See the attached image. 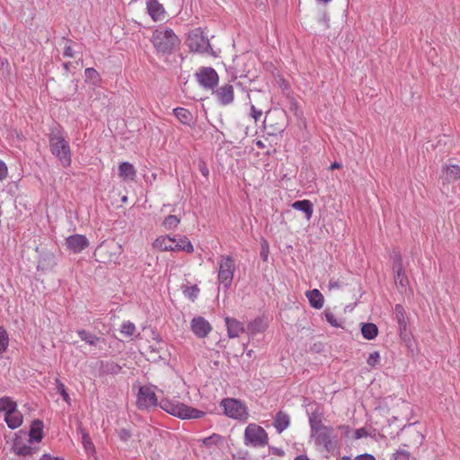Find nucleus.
<instances>
[{
  "label": "nucleus",
  "instance_id": "obj_1",
  "mask_svg": "<svg viewBox=\"0 0 460 460\" xmlns=\"http://www.w3.org/2000/svg\"><path fill=\"white\" fill-rule=\"evenodd\" d=\"M311 438L314 445L324 451L333 454L340 447L338 435L332 426L323 423L321 419L314 416L309 418Z\"/></svg>",
  "mask_w": 460,
  "mask_h": 460
},
{
  "label": "nucleus",
  "instance_id": "obj_2",
  "mask_svg": "<svg viewBox=\"0 0 460 460\" xmlns=\"http://www.w3.org/2000/svg\"><path fill=\"white\" fill-rule=\"evenodd\" d=\"M49 146L55 155L64 167L71 164V150L64 132L59 128H52L49 134Z\"/></svg>",
  "mask_w": 460,
  "mask_h": 460
},
{
  "label": "nucleus",
  "instance_id": "obj_3",
  "mask_svg": "<svg viewBox=\"0 0 460 460\" xmlns=\"http://www.w3.org/2000/svg\"><path fill=\"white\" fill-rule=\"evenodd\" d=\"M151 41L157 53L170 54L179 45L180 40L173 31L167 27H161L154 31Z\"/></svg>",
  "mask_w": 460,
  "mask_h": 460
},
{
  "label": "nucleus",
  "instance_id": "obj_4",
  "mask_svg": "<svg viewBox=\"0 0 460 460\" xmlns=\"http://www.w3.org/2000/svg\"><path fill=\"white\" fill-rule=\"evenodd\" d=\"M159 406L166 412L181 420L199 419L205 415V412L200 410L169 399H162L159 402Z\"/></svg>",
  "mask_w": 460,
  "mask_h": 460
},
{
  "label": "nucleus",
  "instance_id": "obj_5",
  "mask_svg": "<svg viewBox=\"0 0 460 460\" xmlns=\"http://www.w3.org/2000/svg\"><path fill=\"white\" fill-rule=\"evenodd\" d=\"M154 247L162 252H186L191 253L194 249L190 241L186 236L179 238L171 237L170 235H163L157 237L154 243Z\"/></svg>",
  "mask_w": 460,
  "mask_h": 460
},
{
  "label": "nucleus",
  "instance_id": "obj_6",
  "mask_svg": "<svg viewBox=\"0 0 460 460\" xmlns=\"http://www.w3.org/2000/svg\"><path fill=\"white\" fill-rule=\"evenodd\" d=\"M122 247L113 240L102 242L95 250L94 256L103 263H118Z\"/></svg>",
  "mask_w": 460,
  "mask_h": 460
},
{
  "label": "nucleus",
  "instance_id": "obj_7",
  "mask_svg": "<svg viewBox=\"0 0 460 460\" xmlns=\"http://www.w3.org/2000/svg\"><path fill=\"white\" fill-rule=\"evenodd\" d=\"M187 44L192 51L214 55L209 40L201 28H196L189 33Z\"/></svg>",
  "mask_w": 460,
  "mask_h": 460
},
{
  "label": "nucleus",
  "instance_id": "obj_8",
  "mask_svg": "<svg viewBox=\"0 0 460 460\" xmlns=\"http://www.w3.org/2000/svg\"><path fill=\"white\" fill-rule=\"evenodd\" d=\"M245 445L264 447L269 443V437L265 429L255 424H249L244 431Z\"/></svg>",
  "mask_w": 460,
  "mask_h": 460
},
{
  "label": "nucleus",
  "instance_id": "obj_9",
  "mask_svg": "<svg viewBox=\"0 0 460 460\" xmlns=\"http://www.w3.org/2000/svg\"><path fill=\"white\" fill-rule=\"evenodd\" d=\"M230 278V257H226L224 260L221 261L219 264V271H218V280H219V287H218V296L223 294V299L225 300L227 298V292L228 288L230 285L229 281Z\"/></svg>",
  "mask_w": 460,
  "mask_h": 460
},
{
  "label": "nucleus",
  "instance_id": "obj_10",
  "mask_svg": "<svg viewBox=\"0 0 460 460\" xmlns=\"http://www.w3.org/2000/svg\"><path fill=\"white\" fill-rule=\"evenodd\" d=\"M137 404L142 410L156 406L157 398L154 390L148 386H141L138 390Z\"/></svg>",
  "mask_w": 460,
  "mask_h": 460
},
{
  "label": "nucleus",
  "instance_id": "obj_11",
  "mask_svg": "<svg viewBox=\"0 0 460 460\" xmlns=\"http://www.w3.org/2000/svg\"><path fill=\"white\" fill-rule=\"evenodd\" d=\"M196 77L199 84L208 89H212L218 82L217 74L211 67H201L196 73Z\"/></svg>",
  "mask_w": 460,
  "mask_h": 460
},
{
  "label": "nucleus",
  "instance_id": "obj_12",
  "mask_svg": "<svg viewBox=\"0 0 460 460\" xmlns=\"http://www.w3.org/2000/svg\"><path fill=\"white\" fill-rule=\"evenodd\" d=\"M22 436H26V432L23 430L19 431V435L13 440V449L17 456H27L35 454L38 448L31 446V443H24L22 438Z\"/></svg>",
  "mask_w": 460,
  "mask_h": 460
},
{
  "label": "nucleus",
  "instance_id": "obj_13",
  "mask_svg": "<svg viewBox=\"0 0 460 460\" xmlns=\"http://www.w3.org/2000/svg\"><path fill=\"white\" fill-rule=\"evenodd\" d=\"M66 247L74 253L81 252L88 244V239L83 234H73L66 240Z\"/></svg>",
  "mask_w": 460,
  "mask_h": 460
},
{
  "label": "nucleus",
  "instance_id": "obj_14",
  "mask_svg": "<svg viewBox=\"0 0 460 460\" xmlns=\"http://www.w3.org/2000/svg\"><path fill=\"white\" fill-rule=\"evenodd\" d=\"M191 331L199 338L206 337L211 331L209 323L203 317H196L191 321Z\"/></svg>",
  "mask_w": 460,
  "mask_h": 460
},
{
  "label": "nucleus",
  "instance_id": "obj_15",
  "mask_svg": "<svg viewBox=\"0 0 460 460\" xmlns=\"http://www.w3.org/2000/svg\"><path fill=\"white\" fill-rule=\"evenodd\" d=\"M146 9L155 22L163 21L165 18L164 8L157 0H146Z\"/></svg>",
  "mask_w": 460,
  "mask_h": 460
},
{
  "label": "nucleus",
  "instance_id": "obj_16",
  "mask_svg": "<svg viewBox=\"0 0 460 460\" xmlns=\"http://www.w3.org/2000/svg\"><path fill=\"white\" fill-rule=\"evenodd\" d=\"M249 418L247 406L241 401L232 399V419L246 421Z\"/></svg>",
  "mask_w": 460,
  "mask_h": 460
},
{
  "label": "nucleus",
  "instance_id": "obj_17",
  "mask_svg": "<svg viewBox=\"0 0 460 460\" xmlns=\"http://www.w3.org/2000/svg\"><path fill=\"white\" fill-rule=\"evenodd\" d=\"M393 269L395 272L394 276V281L397 285L405 288L409 284L408 278L404 272L403 267H402V261L401 255H398L396 258V261H394V264L393 266Z\"/></svg>",
  "mask_w": 460,
  "mask_h": 460
},
{
  "label": "nucleus",
  "instance_id": "obj_18",
  "mask_svg": "<svg viewBox=\"0 0 460 460\" xmlns=\"http://www.w3.org/2000/svg\"><path fill=\"white\" fill-rule=\"evenodd\" d=\"M119 176L124 181H133L137 176L134 165L128 162H122L119 164Z\"/></svg>",
  "mask_w": 460,
  "mask_h": 460
},
{
  "label": "nucleus",
  "instance_id": "obj_19",
  "mask_svg": "<svg viewBox=\"0 0 460 460\" xmlns=\"http://www.w3.org/2000/svg\"><path fill=\"white\" fill-rule=\"evenodd\" d=\"M199 441L209 449L222 448L227 446V439L216 433Z\"/></svg>",
  "mask_w": 460,
  "mask_h": 460
},
{
  "label": "nucleus",
  "instance_id": "obj_20",
  "mask_svg": "<svg viewBox=\"0 0 460 460\" xmlns=\"http://www.w3.org/2000/svg\"><path fill=\"white\" fill-rule=\"evenodd\" d=\"M29 443L40 442L43 437V422L34 420L29 431Z\"/></svg>",
  "mask_w": 460,
  "mask_h": 460
},
{
  "label": "nucleus",
  "instance_id": "obj_21",
  "mask_svg": "<svg viewBox=\"0 0 460 460\" xmlns=\"http://www.w3.org/2000/svg\"><path fill=\"white\" fill-rule=\"evenodd\" d=\"M305 296L312 307L315 309L323 308L324 304V298L318 289L314 288L313 290L306 291Z\"/></svg>",
  "mask_w": 460,
  "mask_h": 460
},
{
  "label": "nucleus",
  "instance_id": "obj_22",
  "mask_svg": "<svg viewBox=\"0 0 460 460\" xmlns=\"http://www.w3.org/2000/svg\"><path fill=\"white\" fill-rule=\"evenodd\" d=\"M289 424L290 418L287 413L279 411L276 414L273 425L279 433H282L285 429H287Z\"/></svg>",
  "mask_w": 460,
  "mask_h": 460
},
{
  "label": "nucleus",
  "instance_id": "obj_23",
  "mask_svg": "<svg viewBox=\"0 0 460 460\" xmlns=\"http://www.w3.org/2000/svg\"><path fill=\"white\" fill-rule=\"evenodd\" d=\"M173 113L182 124L190 126L194 122V118L191 112L185 108H175L173 109Z\"/></svg>",
  "mask_w": 460,
  "mask_h": 460
},
{
  "label": "nucleus",
  "instance_id": "obj_24",
  "mask_svg": "<svg viewBox=\"0 0 460 460\" xmlns=\"http://www.w3.org/2000/svg\"><path fill=\"white\" fill-rule=\"evenodd\" d=\"M4 420L10 429H14L22 425V414L18 410H15L5 415Z\"/></svg>",
  "mask_w": 460,
  "mask_h": 460
},
{
  "label": "nucleus",
  "instance_id": "obj_25",
  "mask_svg": "<svg viewBox=\"0 0 460 460\" xmlns=\"http://www.w3.org/2000/svg\"><path fill=\"white\" fill-rule=\"evenodd\" d=\"M445 181L447 182H454L460 179V167L456 164L447 165L444 167Z\"/></svg>",
  "mask_w": 460,
  "mask_h": 460
},
{
  "label": "nucleus",
  "instance_id": "obj_26",
  "mask_svg": "<svg viewBox=\"0 0 460 460\" xmlns=\"http://www.w3.org/2000/svg\"><path fill=\"white\" fill-rule=\"evenodd\" d=\"M292 208L303 211L307 219H310L313 215V204L308 199L297 200L292 204Z\"/></svg>",
  "mask_w": 460,
  "mask_h": 460
},
{
  "label": "nucleus",
  "instance_id": "obj_27",
  "mask_svg": "<svg viewBox=\"0 0 460 460\" xmlns=\"http://www.w3.org/2000/svg\"><path fill=\"white\" fill-rule=\"evenodd\" d=\"M361 333L365 339L373 340L378 334V328L372 323H363L361 326Z\"/></svg>",
  "mask_w": 460,
  "mask_h": 460
},
{
  "label": "nucleus",
  "instance_id": "obj_28",
  "mask_svg": "<svg viewBox=\"0 0 460 460\" xmlns=\"http://www.w3.org/2000/svg\"><path fill=\"white\" fill-rule=\"evenodd\" d=\"M216 98L222 105H227L230 103V86L225 85L220 87L215 93Z\"/></svg>",
  "mask_w": 460,
  "mask_h": 460
},
{
  "label": "nucleus",
  "instance_id": "obj_29",
  "mask_svg": "<svg viewBox=\"0 0 460 460\" xmlns=\"http://www.w3.org/2000/svg\"><path fill=\"white\" fill-rule=\"evenodd\" d=\"M17 410V404L9 397L0 399V411L4 412V416Z\"/></svg>",
  "mask_w": 460,
  "mask_h": 460
},
{
  "label": "nucleus",
  "instance_id": "obj_30",
  "mask_svg": "<svg viewBox=\"0 0 460 460\" xmlns=\"http://www.w3.org/2000/svg\"><path fill=\"white\" fill-rule=\"evenodd\" d=\"M394 310L400 329L405 331L407 327V317L403 307L401 305H396Z\"/></svg>",
  "mask_w": 460,
  "mask_h": 460
},
{
  "label": "nucleus",
  "instance_id": "obj_31",
  "mask_svg": "<svg viewBox=\"0 0 460 460\" xmlns=\"http://www.w3.org/2000/svg\"><path fill=\"white\" fill-rule=\"evenodd\" d=\"M78 336L81 338L82 341H85L91 346H95L100 341V338L96 335L90 333L86 332L85 330H79L77 331Z\"/></svg>",
  "mask_w": 460,
  "mask_h": 460
},
{
  "label": "nucleus",
  "instance_id": "obj_32",
  "mask_svg": "<svg viewBox=\"0 0 460 460\" xmlns=\"http://www.w3.org/2000/svg\"><path fill=\"white\" fill-rule=\"evenodd\" d=\"M81 439L86 453L89 455L93 454L95 452L94 445L88 433L84 429H81Z\"/></svg>",
  "mask_w": 460,
  "mask_h": 460
},
{
  "label": "nucleus",
  "instance_id": "obj_33",
  "mask_svg": "<svg viewBox=\"0 0 460 460\" xmlns=\"http://www.w3.org/2000/svg\"><path fill=\"white\" fill-rule=\"evenodd\" d=\"M137 331L136 325L129 322H124L120 327V332L126 337H132Z\"/></svg>",
  "mask_w": 460,
  "mask_h": 460
},
{
  "label": "nucleus",
  "instance_id": "obj_34",
  "mask_svg": "<svg viewBox=\"0 0 460 460\" xmlns=\"http://www.w3.org/2000/svg\"><path fill=\"white\" fill-rule=\"evenodd\" d=\"M180 223V218L177 216L170 215L166 217L163 222V226L167 230H172L177 227Z\"/></svg>",
  "mask_w": 460,
  "mask_h": 460
},
{
  "label": "nucleus",
  "instance_id": "obj_35",
  "mask_svg": "<svg viewBox=\"0 0 460 460\" xmlns=\"http://www.w3.org/2000/svg\"><path fill=\"white\" fill-rule=\"evenodd\" d=\"M326 321L333 327H342L341 321L329 309L324 312Z\"/></svg>",
  "mask_w": 460,
  "mask_h": 460
},
{
  "label": "nucleus",
  "instance_id": "obj_36",
  "mask_svg": "<svg viewBox=\"0 0 460 460\" xmlns=\"http://www.w3.org/2000/svg\"><path fill=\"white\" fill-rule=\"evenodd\" d=\"M381 363V356L378 351H373L371 352L368 357L367 358V364L370 367H376L379 366Z\"/></svg>",
  "mask_w": 460,
  "mask_h": 460
},
{
  "label": "nucleus",
  "instance_id": "obj_37",
  "mask_svg": "<svg viewBox=\"0 0 460 460\" xmlns=\"http://www.w3.org/2000/svg\"><path fill=\"white\" fill-rule=\"evenodd\" d=\"M9 344V337L7 332L0 327V354L4 353Z\"/></svg>",
  "mask_w": 460,
  "mask_h": 460
},
{
  "label": "nucleus",
  "instance_id": "obj_38",
  "mask_svg": "<svg viewBox=\"0 0 460 460\" xmlns=\"http://www.w3.org/2000/svg\"><path fill=\"white\" fill-rule=\"evenodd\" d=\"M288 109L294 114L295 117H296L297 119L302 118L303 111L299 106V103L294 98H291L289 100V108Z\"/></svg>",
  "mask_w": 460,
  "mask_h": 460
},
{
  "label": "nucleus",
  "instance_id": "obj_39",
  "mask_svg": "<svg viewBox=\"0 0 460 460\" xmlns=\"http://www.w3.org/2000/svg\"><path fill=\"white\" fill-rule=\"evenodd\" d=\"M55 383H56V388H57L58 392L60 394V395L62 396L63 400L65 402H66L67 403H70V396L66 390L65 385L58 378H57L55 380Z\"/></svg>",
  "mask_w": 460,
  "mask_h": 460
},
{
  "label": "nucleus",
  "instance_id": "obj_40",
  "mask_svg": "<svg viewBox=\"0 0 460 460\" xmlns=\"http://www.w3.org/2000/svg\"><path fill=\"white\" fill-rule=\"evenodd\" d=\"M217 157L221 164L227 163L230 158V155L228 154V146H224L219 147L217 153Z\"/></svg>",
  "mask_w": 460,
  "mask_h": 460
},
{
  "label": "nucleus",
  "instance_id": "obj_41",
  "mask_svg": "<svg viewBox=\"0 0 460 460\" xmlns=\"http://www.w3.org/2000/svg\"><path fill=\"white\" fill-rule=\"evenodd\" d=\"M393 456L394 460H410L411 453L405 449H398Z\"/></svg>",
  "mask_w": 460,
  "mask_h": 460
},
{
  "label": "nucleus",
  "instance_id": "obj_42",
  "mask_svg": "<svg viewBox=\"0 0 460 460\" xmlns=\"http://www.w3.org/2000/svg\"><path fill=\"white\" fill-rule=\"evenodd\" d=\"M244 329L242 323L232 320V340L238 336L239 333H243Z\"/></svg>",
  "mask_w": 460,
  "mask_h": 460
},
{
  "label": "nucleus",
  "instance_id": "obj_43",
  "mask_svg": "<svg viewBox=\"0 0 460 460\" xmlns=\"http://www.w3.org/2000/svg\"><path fill=\"white\" fill-rule=\"evenodd\" d=\"M199 289L196 286L188 287L183 291L184 295L192 301L198 296Z\"/></svg>",
  "mask_w": 460,
  "mask_h": 460
},
{
  "label": "nucleus",
  "instance_id": "obj_44",
  "mask_svg": "<svg viewBox=\"0 0 460 460\" xmlns=\"http://www.w3.org/2000/svg\"><path fill=\"white\" fill-rule=\"evenodd\" d=\"M267 324L261 319H256L251 325L252 332H262L265 330Z\"/></svg>",
  "mask_w": 460,
  "mask_h": 460
},
{
  "label": "nucleus",
  "instance_id": "obj_45",
  "mask_svg": "<svg viewBox=\"0 0 460 460\" xmlns=\"http://www.w3.org/2000/svg\"><path fill=\"white\" fill-rule=\"evenodd\" d=\"M86 79L96 82L99 79L98 72L93 68H86L84 71Z\"/></svg>",
  "mask_w": 460,
  "mask_h": 460
},
{
  "label": "nucleus",
  "instance_id": "obj_46",
  "mask_svg": "<svg viewBox=\"0 0 460 460\" xmlns=\"http://www.w3.org/2000/svg\"><path fill=\"white\" fill-rule=\"evenodd\" d=\"M117 433L120 440L124 442H127L131 437V433L126 429H120Z\"/></svg>",
  "mask_w": 460,
  "mask_h": 460
},
{
  "label": "nucleus",
  "instance_id": "obj_47",
  "mask_svg": "<svg viewBox=\"0 0 460 460\" xmlns=\"http://www.w3.org/2000/svg\"><path fill=\"white\" fill-rule=\"evenodd\" d=\"M8 169L6 164L0 160V181L4 180L7 176Z\"/></svg>",
  "mask_w": 460,
  "mask_h": 460
},
{
  "label": "nucleus",
  "instance_id": "obj_48",
  "mask_svg": "<svg viewBox=\"0 0 460 460\" xmlns=\"http://www.w3.org/2000/svg\"><path fill=\"white\" fill-rule=\"evenodd\" d=\"M246 342L244 341H238V347H234V356L243 355L244 349H245Z\"/></svg>",
  "mask_w": 460,
  "mask_h": 460
},
{
  "label": "nucleus",
  "instance_id": "obj_49",
  "mask_svg": "<svg viewBox=\"0 0 460 460\" xmlns=\"http://www.w3.org/2000/svg\"><path fill=\"white\" fill-rule=\"evenodd\" d=\"M367 436V431L365 428H360L355 430V438L359 439Z\"/></svg>",
  "mask_w": 460,
  "mask_h": 460
},
{
  "label": "nucleus",
  "instance_id": "obj_50",
  "mask_svg": "<svg viewBox=\"0 0 460 460\" xmlns=\"http://www.w3.org/2000/svg\"><path fill=\"white\" fill-rule=\"evenodd\" d=\"M329 289L330 290H332V289H339L341 288V282L337 279H331L330 282H329Z\"/></svg>",
  "mask_w": 460,
  "mask_h": 460
},
{
  "label": "nucleus",
  "instance_id": "obj_51",
  "mask_svg": "<svg viewBox=\"0 0 460 460\" xmlns=\"http://www.w3.org/2000/svg\"><path fill=\"white\" fill-rule=\"evenodd\" d=\"M353 460H376V458L370 454H362L357 456Z\"/></svg>",
  "mask_w": 460,
  "mask_h": 460
},
{
  "label": "nucleus",
  "instance_id": "obj_52",
  "mask_svg": "<svg viewBox=\"0 0 460 460\" xmlns=\"http://www.w3.org/2000/svg\"><path fill=\"white\" fill-rule=\"evenodd\" d=\"M229 404H230L229 398H226V399L222 400V402H221V405L224 407V410H225V414L227 416H230V411L228 410Z\"/></svg>",
  "mask_w": 460,
  "mask_h": 460
},
{
  "label": "nucleus",
  "instance_id": "obj_53",
  "mask_svg": "<svg viewBox=\"0 0 460 460\" xmlns=\"http://www.w3.org/2000/svg\"><path fill=\"white\" fill-rule=\"evenodd\" d=\"M64 56L66 58H74V50L71 46L66 45L64 49Z\"/></svg>",
  "mask_w": 460,
  "mask_h": 460
},
{
  "label": "nucleus",
  "instance_id": "obj_54",
  "mask_svg": "<svg viewBox=\"0 0 460 460\" xmlns=\"http://www.w3.org/2000/svg\"><path fill=\"white\" fill-rule=\"evenodd\" d=\"M252 115L254 120L257 121L261 117L262 111H258V110L255 109L254 106H252Z\"/></svg>",
  "mask_w": 460,
  "mask_h": 460
},
{
  "label": "nucleus",
  "instance_id": "obj_55",
  "mask_svg": "<svg viewBox=\"0 0 460 460\" xmlns=\"http://www.w3.org/2000/svg\"><path fill=\"white\" fill-rule=\"evenodd\" d=\"M39 460H65L62 457L52 456L49 454H44Z\"/></svg>",
  "mask_w": 460,
  "mask_h": 460
},
{
  "label": "nucleus",
  "instance_id": "obj_56",
  "mask_svg": "<svg viewBox=\"0 0 460 460\" xmlns=\"http://www.w3.org/2000/svg\"><path fill=\"white\" fill-rule=\"evenodd\" d=\"M199 170L203 176L207 177L209 173L208 168L204 164H199Z\"/></svg>",
  "mask_w": 460,
  "mask_h": 460
},
{
  "label": "nucleus",
  "instance_id": "obj_57",
  "mask_svg": "<svg viewBox=\"0 0 460 460\" xmlns=\"http://www.w3.org/2000/svg\"><path fill=\"white\" fill-rule=\"evenodd\" d=\"M341 168V164L337 163V162H334L332 163L331 165H330V170H334V169H340Z\"/></svg>",
  "mask_w": 460,
  "mask_h": 460
},
{
  "label": "nucleus",
  "instance_id": "obj_58",
  "mask_svg": "<svg viewBox=\"0 0 460 460\" xmlns=\"http://www.w3.org/2000/svg\"><path fill=\"white\" fill-rule=\"evenodd\" d=\"M225 321H226V325L227 332L230 335V317L226 316Z\"/></svg>",
  "mask_w": 460,
  "mask_h": 460
},
{
  "label": "nucleus",
  "instance_id": "obj_59",
  "mask_svg": "<svg viewBox=\"0 0 460 460\" xmlns=\"http://www.w3.org/2000/svg\"><path fill=\"white\" fill-rule=\"evenodd\" d=\"M295 460H310L306 456L301 455L295 458Z\"/></svg>",
  "mask_w": 460,
  "mask_h": 460
},
{
  "label": "nucleus",
  "instance_id": "obj_60",
  "mask_svg": "<svg viewBox=\"0 0 460 460\" xmlns=\"http://www.w3.org/2000/svg\"><path fill=\"white\" fill-rule=\"evenodd\" d=\"M413 437L415 438L416 440H421L422 439V436L420 432H415L413 434Z\"/></svg>",
  "mask_w": 460,
  "mask_h": 460
},
{
  "label": "nucleus",
  "instance_id": "obj_61",
  "mask_svg": "<svg viewBox=\"0 0 460 460\" xmlns=\"http://www.w3.org/2000/svg\"><path fill=\"white\" fill-rule=\"evenodd\" d=\"M339 429L345 430V432H349V427L347 425H341L339 427Z\"/></svg>",
  "mask_w": 460,
  "mask_h": 460
},
{
  "label": "nucleus",
  "instance_id": "obj_62",
  "mask_svg": "<svg viewBox=\"0 0 460 460\" xmlns=\"http://www.w3.org/2000/svg\"><path fill=\"white\" fill-rule=\"evenodd\" d=\"M323 22H324L326 27L328 28L329 27L328 20H327V18L325 16L323 17Z\"/></svg>",
  "mask_w": 460,
  "mask_h": 460
},
{
  "label": "nucleus",
  "instance_id": "obj_63",
  "mask_svg": "<svg viewBox=\"0 0 460 460\" xmlns=\"http://www.w3.org/2000/svg\"><path fill=\"white\" fill-rule=\"evenodd\" d=\"M340 460H350L349 456H342Z\"/></svg>",
  "mask_w": 460,
  "mask_h": 460
},
{
  "label": "nucleus",
  "instance_id": "obj_64",
  "mask_svg": "<svg viewBox=\"0 0 460 460\" xmlns=\"http://www.w3.org/2000/svg\"><path fill=\"white\" fill-rule=\"evenodd\" d=\"M68 65L69 64H67V63L64 64V66H65L66 69H68Z\"/></svg>",
  "mask_w": 460,
  "mask_h": 460
}]
</instances>
